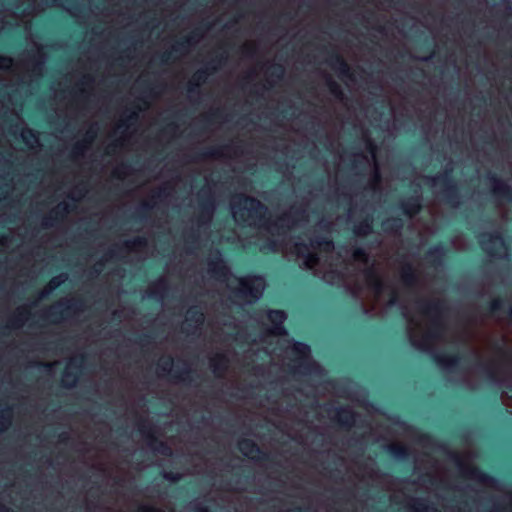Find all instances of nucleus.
<instances>
[{"label": "nucleus", "instance_id": "nucleus-7", "mask_svg": "<svg viewBox=\"0 0 512 512\" xmlns=\"http://www.w3.org/2000/svg\"><path fill=\"white\" fill-rule=\"evenodd\" d=\"M482 248L493 257H505L507 248L502 237L483 234L480 238Z\"/></svg>", "mask_w": 512, "mask_h": 512}, {"label": "nucleus", "instance_id": "nucleus-37", "mask_svg": "<svg viewBox=\"0 0 512 512\" xmlns=\"http://www.w3.org/2000/svg\"><path fill=\"white\" fill-rule=\"evenodd\" d=\"M0 512H11L9 509L5 508L3 505H0Z\"/></svg>", "mask_w": 512, "mask_h": 512}, {"label": "nucleus", "instance_id": "nucleus-8", "mask_svg": "<svg viewBox=\"0 0 512 512\" xmlns=\"http://www.w3.org/2000/svg\"><path fill=\"white\" fill-rule=\"evenodd\" d=\"M400 276L402 282L407 287H413L418 284L420 278V272L417 268L410 264H405L401 267Z\"/></svg>", "mask_w": 512, "mask_h": 512}, {"label": "nucleus", "instance_id": "nucleus-17", "mask_svg": "<svg viewBox=\"0 0 512 512\" xmlns=\"http://www.w3.org/2000/svg\"><path fill=\"white\" fill-rule=\"evenodd\" d=\"M21 137L28 148L34 149L38 146L39 140L37 135L30 129H23Z\"/></svg>", "mask_w": 512, "mask_h": 512}, {"label": "nucleus", "instance_id": "nucleus-28", "mask_svg": "<svg viewBox=\"0 0 512 512\" xmlns=\"http://www.w3.org/2000/svg\"><path fill=\"white\" fill-rule=\"evenodd\" d=\"M330 91L338 98L342 96V91L340 89V86L335 82L329 83Z\"/></svg>", "mask_w": 512, "mask_h": 512}, {"label": "nucleus", "instance_id": "nucleus-32", "mask_svg": "<svg viewBox=\"0 0 512 512\" xmlns=\"http://www.w3.org/2000/svg\"><path fill=\"white\" fill-rule=\"evenodd\" d=\"M166 190L167 188L165 187L157 192V195L155 197L159 199L160 202H162L165 198H167L170 195V193L166 192Z\"/></svg>", "mask_w": 512, "mask_h": 512}, {"label": "nucleus", "instance_id": "nucleus-33", "mask_svg": "<svg viewBox=\"0 0 512 512\" xmlns=\"http://www.w3.org/2000/svg\"><path fill=\"white\" fill-rule=\"evenodd\" d=\"M69 369H70V365H69V366L67 367V369H66L65 375H64V377H63V383H64L65 385H67V386H72V385H74V383H75V379H72V380L70 381V379H69Z\"/></svg>", "mask_w": 512, "mask_h": 512}, {"label": "nucleus", "instance_id": "nucleus-30", "mask_svg": "<svg viewBox=\"0 0 512 512\" xmlns=\"http://www.w3.org/2000/svg\"><path fill=\"white\" fill-rule=\"evenodd\" d=\"M337 63H338V72L340 74H345L348 72L349 67L343 59H337Z\"/></svg>", "mask_w": 512, "mask_h": 512}, {"label": "nucleus", "instance_id": "nucleus-29", "mask_svg": "<svg viewBox=\"0 0 512 512\" xmlns=\"http://www.w3.org/2000/svg\"><path fill=\"white\" fill-rule=\"evenodd\" d=\"M146 246V241L142 239H138L137 241L133 242L131 246H128L130 250H137L140 251L142 248Z\"/></svg>", "mask_w": 512, "mask_h": 512}, {"label": "nucleus", "instance_id": "nucleus-20", "mask_svg": "<svg viewBox=\"0 0 512 512\" xmlns=\"http://www.w3.org/2000/svg\"><path fill=\"white\" fill-rule=\"evenodd\" d=\"M312 246H313L314 250H318L319 252L323 251L326 253L332 252L334 249L333 243L329 240H323V241L317 242L316 245H314L312 243Z\"/></svg>", "mask_w": 512, "mask_h": 512}, {"label": "nucleus", "instance_id": "nucleus-23", "mask_svg": "<svg viewBox=\"0 0 512 512\" xmlns=\"http://www.w3.org/2000/svg\"><path fill=\"white\" fill-rule=\"evenodd\" d=\"M319 263V256H318V253L313 251V252H308V255L306 257V260H305V264L308 268H315Z\"/></svg>", "mask_w": 512, "mask_h": 512}, {"label": "nucleus", "instance_id": "nucleus-22", "mask_svg": "<svg viewBox=\"0 0 512 512\" xmlns=\"http://www.w3.org/2000/svg\"><path fill=\"white\" fill-rule=\"evenodd\" d=\"M419 209H420V202L418 199L413 200V202L410 204L404 205V211L410 217L415 215L419 211Z\"/></svg>", "mask_w": 512, "mask_h": 512}, {"label": "nucleus", "instance_id": "nucleus-39", "mask_svg": "<svg viewBox=\"0 0 512 512\" xmlns=\"http://www.w3.org/2000/svg\"><path fill=\"white\" fill-rule=\"evenodd\" d=\"M211 215H212V212L210 211V212L208 213V219H210V218H211Z\"/></svg>", "mask_w": 512, "mask_h": 512}, {"label": "nucleus", "instance_id": "nucleus-4", "mask_svg": "<svg viewBox=\"0 0 512 512\" xmlns=\"http://www.w3.org/2000/svg\"><path fill=\"white\" fill-rule=\"evenodd\" d=\"M501 341V346H496L489 337H481L477 340L475 352L479 358L487 359L494 365H509L512 362L510 336L503 333Z\"/></svg>", "mask_w": 512, "mask_h": 512}, {"label": "nucleus", "instance_id": "nucleus-3", "mask_svg": "<svg viewBox=\"0 0 512 512\" xmlns=\"http://www.w3.org/2000/svg\"><path fill=\"white\" fill-rule=\"evenodd\" d=\"M231 211L236 222L248 226L265 227L271 231L272 227L265 218L266 207L258 200L244 195H236L231 201Z\"/></svg>", "mask_w": 512, "mask_h": 512}, {"label": "nucleus", "instance_id": "nucleus-11", "mask_svg": "<svg viewBox=\"0 0 512 512\" xmlns=\"http://www.w3.org/2000/svg\"><path fill=\"white\" fill-rule=\"evenodd\" d=\"M291 218V212L289 214H285L283 217L278 219V222L275 224V226H279L280 228L287 227L288 229H291L297 225L298 220L306 219V213L304 210L300 211L298 213L297 219H290Z\"/></svg>", "mask_w": 512, "mask_h": 512}, {"label": "nucleus", "instance_id": "nucleus-18", "mask_svg": "<svg viewBox=\"0 0 512 512\" xmlns=\"http://www.w3.org/2000/svg\"><path fill=\"white\" fill-rule=\"evenodd\" d=\"M461 473L464 477L473 479V480H483V476L480 472L472 465L461 466Z\"/></svg>", "mask_w": 512, "mask_h": 512}, {"label": "nucleus", "instance_id": "nucleus-34", "mask_svg": "<svg viewBox=\"0 0 512 512\" xmlns=\"http://www.w3.org/2000/svg\"><path fill=\"white\" fill-rule=\"evenodd\" d=\"M164 362V371H170L171 367H172V360L167 358V359H164L163 360Z\"/></svg>", "mask_w": 512, "mask_h": 512}, {"label": "nucleus", "instance_id": "nucleus-35", "mask_svg": "<svg viewBox=\"0 0 512 512\" xmlns=\"http://www.w3.org/2000/svg\"><path fill=\"white\" fill-rule=\"evenodd\" d=\"M295 251L298 255H304V250L300 244L295 245Z\"/></svg>", "mask_w": 512, "mask_h": 512}, {"label": "nucleus", "instance_id": "nucleus-21", "mask_svg": "<svg viewBox=\"0 0 512 512\" xmlns=\"http://www.w3.org/2000/svg\"><path fill=\"white\" fill-rule=\"evenodd\" d=\"M492 187H493V192L495 194H497V195H503L504 196L508 192L507 185L504 182L500 181V180H494Z\"/></svg>", "mask_w": 512, "mask_h": 512}, {"label": "nucleus", "instance_id": "nucleus-14", "mask_svg": "<svg viewBox=\"0 0 512 512\" xmlns=\"http://www.w3.org/2000/svg\"><path fill=\"white\" fill-rule=\"evenodd\" d=\"M337 421L343 426L350 427L355 424L356 419L350 409H342L337 413Z\"/></svg>", "mask_w": 512, "mask_h": 512}, {"label": "nucleus", "instance_id": "nucleus-1", "mask_svg": "<svg viewBox=\"0 0 512 512\" xmlns=\"http://www.w3.org/2000/svg\"><path fill=\"white\" fill-rule=\"evenodd\" d=\"M208 272L211 277L224 282L234 292V296L244 303L257 300L265 288L262 277L238 278L230 273L221 259L209 263Z\"/></svg>", "mask_w": 512, "mask_h": 512}, {"label": "nucleus", "instance_id": "nucleus-19", "mask_svg": "<svg viewBox=\"0 0 512 512\" xmlns=\"http://www.w3.org/2000/svg\"><path fill=\"white\" fill-rule=\"evenodd\" d=\"M389 450L397 457H402L407 454V447L399 442H394L389 445Z\"/></svg>", "mask_w": 512, "mask_h": 512}, {"label": "nucleus", "instance_id": "nucleus-10", "mask_svg": "<svg viewBox=\"0 0 512 512\" xmlns=\"http://www.w3.org/2000/svg\"><path fill=\"white\" fill-rule=\"evenodd\" d=\"M367 148L369 150V153L371 154V158L373 161V177L371 180V186L375 190L379 186L380 183V174L378 169V164L376 161V146L371 142H367Z\"/></svg>", "mask_w": 512, "mask_h": 512}, {"label": "nucleus", "instance_id": "nucleus-2", "mask_svg": "<svg viewBox=\"0 0 512 512\" xmlns=\"http://www.w3.org/2000/svg\"><path fill=\"white\" fill-rule=\"evenodd\" d=\"M417 313L412 314L407 307H404L403 314L406 317L410 330L413 334L417 330L425 334V345L429 346L432 342L428 339L432 329H441L442 314L438 302L420 301L416 303Z\"/></svg>", "mask_w": 512, "mask_h": 512}, {"label": "nucleus", "instance_id": "nucleus-5", "mask_svg": "<svg viewBox=\"0 0 512 512\" xmlns=\"http://www.w3.org/2000/svg\"><path fill=\"white\" fill-rule=\"evenodd\" d=\"M365 280L377 303L384 301L383 294L386 290L389 291V299L387 300V304L393 305L397 302L396 291L393 288L385 287L383 285L382 275L379 272L378 266L373 265L365 272Z\"/></svg>", "mask_w": 512, "mask_h": 512}, {"label": "nucleus", "instance_id": "nucleus-9", "mask_svg": "<svg viewBox=\"0 0 512 512\" xmlns=\"http://www.w3.org/2000/svg\"><path fill=\"white\" fill-rule=\"evenodd\" d=\"M210 365L218 377H222L228 368V360L223 354H216L210 359Z\"/></svg>", "mask_w": 512, "mask_h": 512}, {"label": "nucleus", "instance_id": "nucleus-31", "mask_svg": "<svg viewBox=\"0 0 512 512\" xmlns=\"http://www.w3.org/2000/svg\"><path fill=\"white\" fill-rule=\"evenodd\" d=\"M371 230V226L369 223H365L364 225H361L359 227H357L356 229V233L358 235H366L370 232Z\"/></svg>", "mask_w": 512, "mask_h": 512}, {"label": "nucleus", "instance_id": "nucleus-27", "mask_svg": "<svg viewBox=\"0 0 512 512\" xmlns=\"http://www.w3.org/2000/svg\"><path fill=\"white\" fill-rule=\"evenodd\" d=\"M17 314L20 317V319H19L20 323L18 325H22L24 320H26V318L29 314V310L27 307H21L17 310Z\"/></svg>", "mask_w": 512, "mask_h": 512}, {"label": "nucleus", "instance_id": "nucleus-26", "mask_svg": "<svg viewBox=\"0 0 512 512\" xmlns=\"http://www.w3.org/2000/svg\"><path fill=\"white\" fill-rule=\"evenodd\" d=\"M93 139H94V135L88 134L82 143L77 144L76 149L81 150V151L86 150L92 143Z\"/></svg>", "mask_w": 512, "mask_h": 512}, {"label": "nucleus", "instance_id": "nucleus-38", "mask_svg": "<svg viewBox=\"0 0 512 512\" xmlns=\"http://www.w3.org/2000/svg\"><path fill=\"white\" fill-rule=\"evenodd\" d=\"M119 142H120V143H119V146H121V147H122V146H124V139H123V138H120V139H119Z\"/></svg>", "mask_w": 512, "mask_h": 512}, {"label": "nucleus", "instance_id": "nucleus-16", "mask_svg": "<svg viewBox=\"0 0 512 512\" xmlns=\"http://www.w3.org/2000/svg\"><path fill=\"white\" fill-rule=\"evenodd\" d=\"M195 320V329H200L204 323V314L202 312H198L195 308H192L187 311L185 326L189 325L191 319Z\"/></svg>", "mask_w": 512, "mask_h": 512}, {"label": "nucleus", "instance_id": "nucleus-15", "mask_svg": "<svg viewBox=\"0 0 512 512\" xmlns=\"http://www.w3.org/2000/svg\"><path fill=\"white\" fill-rule=\"evenodd\" d=\"M290 351L300 361H305L310 353L309 347L301 343H294Z\"/></svg>", "mask_w": 512, "mask_h": 512}, {"label": "nucleus", "instance_id": "nucleus-13", "mask_svg": "<svg viewBox=\"0 0 512 512\" xmlns=\"http://www.w3.org/2000/svg\"><path fill=\"white\" fill-rule=\"evenodd\" d=\"M239 450L248 458H255L258 455V447L248 439H244L239 442Z\"/></svg>", "mask_w": 512, "mask_h": 512}, {"label": "nucleus", "instance_id": "nucleus-24", "mask_svg": "<svg viewBox=\"0 0 512 512\" xmlns=\"http://www.w3.org/2000/svg\"><path fill=\"white\" fill-rule=\"evenodd\" d=\"M353 260L355 262L365 265L368 261V256L362 249H355L353 252Z\"/></svg>", "mask_w": 512, "mask_h": 512}, {"label": "nucleus", "instance_id": "nucleus-40", "mask_svg": "<svg viewBox=\"0 0 512 512\" xmlns=\"http://www.w3.org/2000/svg\"><path fill=\"white\" fill-rule=\"evenodd\" d=\"M511 320H512V309H511Z\"/></svg>", "mask_w": 512, "mask_h": 512}, {"label": "nucleus", "instance_id": "nucleus-25", "mask_svg": "<svg viewBox=\"0 0 512 512\" xmlns=\"http://www.w3.org/2000/svg\"><path fill=\"white\" fill-rule=\"evenodd\" d=\"M66 279L65 276L63 275H60V276H57V277H54L47 285V287L45 288V292L48 293L52 290H54L56 287H58L62 282H64Z\"/></svg>", "mask_w": 512, "mask_h": 512}, {"label": "nucleus", "instance_id": "nucleus-36", "mask_svg": "<svg viewBox=\"0 0 512 512\" xmlns=\"http://www.w3.org/2000/svg\"><path fill=\"white\" fill-rule=\"evenodd\" d=\"M144 512H160V511L157 509L148 507V508H144Z\"/></svg>", "mask_w": 512, "mask_h": 512}, {"label": "nucleus", "instance_id": "nucleus-12", "mask_svg": "<svg viewBox=\"0 0 512 512\" xmlns=\"http://www.w3.org/2000/svg\"><path fill=\"white\" fill-rule=\"evenodd\" d=\"M286 315L282 311H270L268 313V319L274 324L273 334H281L283 328L281 327L284 322Z\"/></svg>", "mask_w": 512, "mask_h": 512}, {"label": "nucleus", "instance_id": "nucleus-6", "mask_svg": "<svg viewBox=\"0 0 512 512\" xmlns=\"http://www.w3.org/2000/svg\"><path fill=\"white\" fill-rule=\"evenodd\" d=\"M42 61H38L30 68L28 63L14 64L9 57L0 56V80H11L15 74L25 70L30 75H40L42 72Z\"/></svg>", "mask_w": 512, "mask_h": 512}]
</instances>
